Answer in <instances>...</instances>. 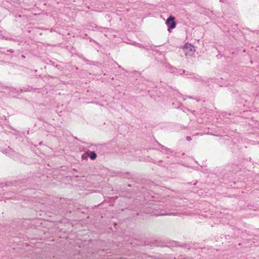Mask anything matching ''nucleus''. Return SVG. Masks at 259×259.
<instances>
[{
	"instance_id": "obj_1",
	"label": "nucleus",
	"mask_w": 259,
	"mask_h": 259,
	"mask_svg": "<svg viewBox=\"0 0 259 259\" xmlns=\"http://www.w3.org/2000/svg\"><path fill=\"white\" fill-rule=\"evenodd\" d=\"M147 213H151L153 215H174V213L170 212L167 205L164 206L161 203L153 204L146 211Z\"/></svg>"
},
{
	"instance_id": "obj_2",
	"label": "nucleus",
	"mask_w": 259,
	"mask_h": 259,
	"mask_svg": "<svg viewBox=\"0 0 259 259\" xmlns=\"http://www.w3.org/2000/svg\"><path fill=\"white\" fill-rule=\"evenodd\" d=\"M175 18L173 16H169L166 21V24L168 27V31L170 32L171 29H174L176 26V23L175 21Z\"/></svg>"
},
{
	"instance_id": "obj_3",
	"label": "nucleus",
	"mask_w": 259,
	"mask_h": 259,
	"mask_svg": "<svg viewBox=\"0 0 259 259\" xmlns=\"http://www.w3.org/2000/svg\"><path fill=\"white\" fill-rule=\"evenodd\" d=\"M3 152H5L6 155L13 158H15L17 155V154L13 150L10 148V147H8Z\"/></svg>"
},
{
	"instance_id": "obj_4",
	"label": "nucleus",
	"mask_w": 259,
	"mask_h": 259,
	"mask_svg": "<svg viewBox=\"0 0 259 259\" xmlns=\"http://www.w3.org/2000/svg\"><path fill=\"white\" fill-rule=\"evenodd\" d=\"M85 154L89 156L91 160H94L97 158V154L95 151H88L86 152Z\"/></svg>"
},
{
	"instance_id": "obj_5",
	"label": "nucleus",
	"mask_w": 259,
	"mask_h": 259,
	"mask_svg": "<svg viewBox=\"0 0 259 259\" xmlns=\"http://www.w3.org/2000/svg\"><path fill=\"white\" fill-rule=\"evenodd\" d=\"M185 73V71L183 70H178L175 72L176 74L177 75H182Z\"/></svg>"
},
{
	"instance_id": "obj_6",
	"label": "nucleus",
	"mask_w": 259,
	"mask_h": 259,
	"mask_svg": "<svg viewBox=\"0 0 259 259\" xmlns=\"http://www.w3.org/2000/svg\"><path fill=\"white\" fill-rule=\"evenodd\" d=\"M159 145L163 150H165V149H167V147H165L164 146L160 144H159Z\"/></svg>"
},
{
	"instance_id": "obj_7",
	"label": "nucleus",
	"mask_w": 259,
	"mask_h": 259,
	"mask_svg": "<svg viewBox=\"0 0 259 259\" xmlns=\"http://www.w3.org/2000/svg\"><path fill=\"white\" fill-rule=\"evenodd\" d=\"M165 150L167 152H169V153H172L173 152V151L169 149V148H167V149H165Z\"/></svg>"
},
{
	"instance_id": "obj_8",
	"label": "nucleus",
	"mask_w": 259,
	"mask_h": 259,
	"mask_svg": "<svg viewBox=\"0 0 259 259\" xmlns=\"http://www.w3.org/2000/svg\"><path fill=\"white\" fill-rule=\"evenodd\" d=\"M189 47H190V51H194V50L193 49V47L192 46L189 45Z\"/></svg>"
},
{
	"instance_id": "obj_9",
	"label": "nucleus",
	"mask_w": 259,
	"mask_h": 259,
	"mask_svg": "<svg viewBox=\"0 0 259 259\" xmlns=\"http://www.w3.org/2000/svg\"><path fill=\"white\" fill-rule=\"evenodd\" d=\"M186 140H187V141H190V140H191V137H190V136H187V137H186Z\"/></svg>"
},
{
	"instance_id": "obj_10",
	"label": "nucleus",
	"mask_w": 259,
	"mask_h": 259,
	"mask_svg": "<svg viewBox=\"0 0 259 259\" xmlns=\"http://www.w3.org/2000/svg\"><path fill=\"white\" fill-rule=\"evenodd\" d=\"M85 158H86L85 154H84V155H82V156H81V158H82V159H84Z\"/></svg>"
},
{
	"instance_id": "obj_11",
	"label": "nucleus",
	"mask_w": 259,
	"mask_h": 259,
	"mask_svg": "<svg viewBox=\"0 0 259 259\" xmlns=\"http://www.w3.org/2000/svg\"><path fill=\"white\" fill-rule=\"evenodd\" d=\"M7 51L9 52H11V53H13L14 52V51L13 50H12V49L8 50Z\"/></svg>"
},
{
	"instance_id": "obj_12",
	"label": "nucleus",
	"mask_w": 259,
	"mask_h": 259,
	"mask_svg": "<svg viewBox=\"0 0 259 259\" xmlns=\"http://www.w3.org/2000/svg\"><path fill=\"white\" fill-rule=\"evenodd\" d=\"M185 47H186V48H187V49H188V48H189L187 45H185Z\"/></svg>"
},
{
	"instance_id": "obj_13",
	"label": "nucleus",
	"mask_w": 259,
	"mask_h": 259,
	"mask_svg": "<svg viewBox=\"0 0 259 259\" xmlns=\"http://www.w3.org/2000/svg\"><path fill=\"white\" fill-rule=\"evenodd\" d=\"M22 58H25L24 55H22Z\"/></svg>"
},
{
	"instance_id": "obj_14",
	"label": "nucleus",
	"mask_w": 259,
	"mask_h": 259,
	"mask_svg": "<svg viewBox=\"0 0 259 259\" xmlns=\"http://www.w3.org/2000/svg\"><path fill=\"white\" fill-rule=\"evenodd\" d=\"M189 98L190 99H192V98L191 97H189Z\"/></svg>"
}]
</instances>
